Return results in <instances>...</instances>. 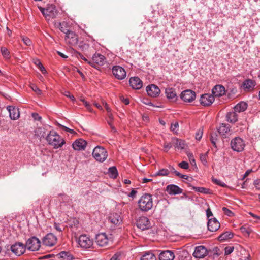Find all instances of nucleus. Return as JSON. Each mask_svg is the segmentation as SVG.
I'll return each instance as SVG.
<instances>
[{"mask_svg": "<svg viewBox=\"0 0 260 260\" xmlns=\"http://www.w3.org/2000/svg\"><path fill=\"white\" fill-rule=\"evenodd\" d=\"M138 208L142 212H148L153 206L152 196L149 193H144L138 201Z\"/></svg>", "mask_w": 260, "mask_h": 260, "instance_id": "nucleus-1", "label": "nucleus"}, {"mask_svg": "<svg viewBox=\"0 0 260 260\" xmlns=\"http://www.w3.org/2000/svg\"><path fill=\"white\" fill-rule=\"evenodd\" d=\"M46 139L48 144L57 149L61 147L66 143L65 140L55 131H52L47 135Z\"/></svg>", "mask_w": 260, "mask_h": 260, "instance_id": "nucleus-2", "label": "nucleus"}, {"mask_svg": "<svg viewBox=\"0 0 260 260\" xmlns=\"http://www.w3.org/2000/svg\"><path fill=\"white\" fill-rule=\"evenodd\" d=\"M79 246L83 249H88L92 247L93 241L91 237L86 234H83L77 238Z\"/></svg>", "mask_w": 260, "mask_h": 260, "instance_id": "nucleus-3", "label": "nucleus"}, {"mask_svg": "<svg viewBox=\"0 0 260 260\" xmlns=\"http://www.w3.org/2000/svg\"><path fill=\"white\" fill-rule=\"evenodd\" d=\"M92 156L96 161L104 162L107 158L108 154L104 147L98 146L93 149Z\"/></svg>", "mask_w": 260, "mask_h": 260, "instance_id": "nucleus-4", "label": "nucleus"}, {"mask_svg": "<svg viewBox=\"0 0 260 260\" xmlns=\"http://www.w3.org/2000/svg\"><path fill=\"white\" fill-rule=\"evenodd\" d=\"M25 246L28 250L35 251L39 249L41 246V242L36 237L32 236L29 238L26 242Z\"/></svg>", "mask_w": 260, "mask_h": 260, "instance_id": "nucleus-5", "label": "nucleus"}, {"mask_svg": "<svg viewBox=\"0 0 260 260\" xmlns=\"http://www.w3.org/2000/svg\"><path fill=\"white\" fill-rule=\"evenodd\" d=\"M40 10L48 20L50 18H55L57 15L56 8L52 5L48 6L46 8H40Z\"/></svg>", "mask_w": 260, "mask_h": 260, "instance_id": "nucleus-6", "label": "nucleus"}, {"mask_svg": "<svg viewBox=\"0 0 260 260\" xmlns=\"http://www.w3.org/2000/svg\"><path fill=\"white\" fill-rule=\"evenodd\" d=\"M232 149L235 151L241 152L245 147L243 140L240 137H236L231 141Z\"/></svg>", "mask_w": 260, "mask_h": 260, "instance_id": "nucleus-7", "label": "nucleus"}, {"mask_svg": "<svg viewBox=\"0 0 260 260\" xmlns=\"http://www.w3.org/2000/svg\"><path fill=\"white\" fill-rule=\"evenodd\" d=\"M26 249L25 244L21 242H17L11 246L12 252L16 255L20 256L23 254Z\"/></svg>", "mask_w": 260, "mask_h": 260, "instance_id": "nucleus-8", "label": "nucleus"}, {"mask_svg": "<svg viewBox=\"0 0 260 260\" xmlns=\"http://www.w3.org/2000/svg\"><path fill=\"white\" fill-rule=\"evenodd\" d=\"M57 237L53 234H47L42 239L43 244L48 247L54 246L57 242Z\"/></svg>", "mask_w": 260, "mask_h": 260, "instance_id": "nucleus-9", "label": "nucleus"}, {"mask_svg": "<svg viewBox=\"0 0 260 260\" xmlns=\"http://www.w3.org/2000/svg\"><path fill=\"white\" fill-rule=\"evenodd\" d=\"M112 73L118 80H122L126 77V73L124 69L120 66H115L112 68Z\"/></svg>", "mask_w": 260, "mask_h": 260, "instance_id": "nucleus-10", "label": "nucleus"}, {"mask_svg": "<svg viewBox=\"0 0 260 260\" xmlns=\"http://www.w3.org/2000/svg\"><path fill=\"white\" fill-rule=\"evenodd\" d=\"M95 242L99 246H105L108 245L109 237L105 233H100L96 235Z\"/></svg>", "mask_w": 260, "mask_h": 260, "instance_id": "nucleus-11", "label": "nucleus"}, {"mask_svg": "<svg viewBox=\"0 0 260 260\" xmlns=\"http://www.w3.org/2000/svg\"><path fill=\"white\" fill-rule=\"evenodd\" d=\"M196 93L191 90L187 89L182 91L180 98L185 102H191L196 98Z\"/></svg>", "mask_w": 260, "mask_h": 260, "instance_id": "nucleus-12", "label": "nucleus"}, {"mask_svg": "<svg viewBox=\"0 0 260 260\" xmlns=\"http://www.w3.org/2000/svg\"><path fill=\"white\" fill-rule=\"evenodd\" d=\"M95 67V69H97L98 66H102L105 64L106 62L105 57L100 53H95L92 57V60H91Z\"/></svg>", "mask_w": 260, "mask_h": 260, "instance_id": "nucleus-13", "label": "nucleus"}, {"mask_svg": "<svg viewBox=\"0 0 260 260\" xmlns=\"http://www.w3.org/2000/svg\"><path fill=\"white\" fill-rule=\"evenodd\" d=\"M256 82L254 80L251 79H247L243 81L241 88L245 92H251L255 88Z\"/></svg>", "mask_w": 260, "mask_h": 260, "instance_id": "nucleus-14", "label": "nucleus"}, {"mask_svg": "<svg viewBox=\"0 0 260 260\" xmlns=\"http://www.w3.org/2000/svg\"><path fill=\"white\" fill-rule=\"evenodd\" d=\"M208 251L204 246H199L195 248L193 253V256L196 258H202L206 256Z\"/></svg>", "mask_w": 260, "mask_h": 260, "instance_id": "nucleus-15", "label": "nucleus"}, {"mask_svg": "<svg viewBox=\"0 0 260 260\" xmlns=\"http://www.w3.org/2000/svg\"><path fill=\"white\" fill-rule=\"evenodd\" d=\"M136 224L138 228L144 230L150 227V221L147 217L142 216L137 220Z\"/></svg>", "mask_w": 260, "mask_h": 260, "instance_id": "nucleus-16", "label": "nucleus"}, {"mask_svg": "<svg viewBox=\"0 0 260 260\" xmlns=\"http://www.w3.org/2000/svg\"><path fill=\"white\" fill-rule=\"evenodd\" d=\"M146 90L148 95L151 97H157L160 93V90L158 87L154 84L147 86Z\"/></svg>", "mask_w": 260, "mask_h": 260, "instance_id": "nucleus-17", "label": "nucleus"}, {"mask_svg": "<svg viewBox=\"0 0 260 260\" xmlns=\"http://www.w3.org/2000/svg\"><path fill=\"white\" fill-rule=\"evenodd\" d=\"M87 145V142L83 139H77L72 144L73 149L77 151L85 150Z\"/></svg>", "mask_w": 260, "mask_h": 260, "instance_id": "nucleus-18", "label": "nucleus"}, {"mask_svg": "<svg viewBox=\"0 0 260 260\" xmlns=\"http://www.w3.org/2000/svg\"><path fill=\"white\" fill-rule=\"evenodd\" d=\"M130 86L135 89H140L143 86L142 81L138 77H133L129 80Z\"/></svg>", "mask_w": 260, "mask_h": 260, "instance_id": "nucleus-19", "label": "nucleus"}, {"mask_svg": "<svg viewBox=\"0 0 260 260\" xmlns=\"http://www.w3.org/2000/svg\"><path fill=\"white\" fill-rule=\"evenodd\" d=\"M166 191L170 195H176L182 192V189L176 185L170 184L166 187Z\"/></svg>", "mask_w": 260, "mask_h": 260, "instance_id": "nucleus-20", "label": "nucleus"}, {"mask_svg": "<svg viewBox=\"0 0 260 260\" xmlns=\"http://www.w3.org/2000/svg\"><path fill=\"white\" fill-rule=\"evenodd\" d=\"M7 109L9 113V116L12 120H16L20 116L19 109L12 106H9L7 107Z\"/></svg>", "mask_w": 260, "mask_h": 260, "instance_id": "nucleus-21", "label": "nucleus"}, {"mask_svg": "<svg viewBox=\"0 0 260 260\" xmlns=\"http://www.w3.org/2000/svg\"><path fill=\"white\" fill-rule=\"evenodd\" d=\"M225 93V88L220 85H217L212 88V96L219 97L223 95Z\"/></svg>", "mask_w": 260, "mask_h": 260, "instance_id": "nucleus-22", "label": "nucleus"}, {"mask_svg": "<svg viewBox=\"0 0 260 260\" xmlns=\"http://www.w3.org/2000/svg\"><path fill=\"white\" fill-rule=\"evenodd\" d=\"M172 142L175 148L178 150H183L185 149L186 145V143L184 140L179 139L176 137L172 139Z\"/></svg>", "mask_w": 260, "mask_h": 260, "instance_id": "nucleus-23", "label": "nucleus"}, {"mask_svg": "<svg viewBox=\"0 0 260 260\" xmlns=\"http://www.w3.org/2000/svg\"><path fill=\"white\" fill-rule=\"evenodd\" d=\"M174 258L173 252L170 250L162 251L159 255V260H173Z\"/></svg>", "mask_w": 260, "mask_h": 260, "instance_id": "nucleus-24", "label": "nucleus"}, {"mask_svg": "<svg viewBox=\"0 0 260 260\" xmlns=\"http://www.w3.org/2000/svg\"><path fill=\"white\" fill-rule=\"evenodd\" d=\"M109 221L114 225H118L122 221L120 215L117 213H111L109 216Z\"/></svg>", "mask_w": 260, "mask_h": 260, "instance_id": "nucleus-25", "label": "nucleus"}, {"mask_svg": "<svg viewBox=\"0 0 260 260\" xmlns=\"http://www.w3.org/2000/svg\"><path fill=\"white\" fill-rule=\"evenodd\" d=\"M238 116L234 110L228 112L226 115V121L231 123H234L238 121Z\"/></svg>", "mask_w": 260, "mask_h": 260, "instance_id": "nucleus-26", "label": "nucleus"}, {"mask_svg": "<svg viewBox=\"0 0 260 260\" xmlns=\"http://www.w3.org/2000/svg\"><path fill=\"white\" fill-rule=\"evenodd\" d=\"M211 95L204 94L201 95L200 101L202 105L204 106H209L211 104Z\"/></svg>", "mask_w": 260, "mask_h": 260, "instance_id": "nucleus-27", "label": "nucleus"}, {"mask_svg": "<svg viewBox=\"0 0 260 260\" xmlns=\"http://www.w3.org/2000/svg\"><path fill=\"white\" fill-rule=\"evenodd\" d=\"M218 131L220 134L226 136V135L231 134L230 127L225 123H222L218 128Z\"/></svg>", "mask_w": 260, "mask_h": 260, "instance_id": "nucleus-28", "label": "nucleus"}, {"mask_svg": "<svg viewBox=\"0 0 260 260\" xmlns=\"http://www.w3.org/2000/svg\"><path fill=\"white\" fill-rule=\"evenodd\" d=\"M70 39L69 41L70 43L75 44L78 41V38L76 34L70 30L66 34V39Z\"/></svg>", "mask_w": 260, "mask_h": 260, "instance_id": "nucleus-29", "label": "nucleus"}, {"mask_svg": "<svg viewBox=\"0 0 260 260\" xmlns=\"http://www.w3.org/2000/svg\"><path fill=\"white\" fill-rule=\"evenodd\" d=\"M57 256L59 258H62L64 260H72L74 259V256L69 251H61L57 255Z\"/></svg>", "mask_w": 260, "mask_h": 260, "instance_id": "nucleus-30", "label": "nucleus"}, {"mask_svg": "<svg viewBox=\"0 0 260 260\" xmlns=\"http://www.w3.org/2000/svg\"><path fill=\"white\" fill-rule=\"evenodd\" d=\"M247 108V104L244 102H241L237 104L234 108V110L237 112H242L244 111Z\"/></svg>", "mask_w": 260, "mask_h": 260, "instance_id": "nucleus-31", "label": "nucleus"}, {"mask_svg": "<svg viewBox=\"0 0 260 260\" xmlns=\"http://www.w3.org/2000/svg\"><path fill=\"white\" fill-rule=\"evenodd\" d=\"M165 93L167 99L175 100L176 98V93L175 89L172 88L166 89Z\"/></svg>", "mask_w": 260, "mask_h": 260, "instance_id": "nucleus-32", "label": "nucleus"}, {"mask_svg": "<svg viewBox=\"0 0 260 260\" xmlns=\"http://www.w3.org/2000/svg\"><path fill=\"white\" fill-rule=\"evenodd\" d=\"M222 254V250H220L217 247H214L212 249V260H220L221 257H219V256Z\"/></svg>", "mask_w": 260, "mask_h": 260, "instance_id": "nucleus-33", "label": "nucleus"}, {"mask_svg": "<svg viewBox=\"0 0 260 260\" xmlns=\"http://www.w3.org/2000/svg\"><path fill=\"white\" fill-rule=\"evenodd\" d=\"M233 233L230 231L225 232L221 234L218 237V240L220 241H223L229 239H231L233 237Z\"/></svg>", "mask_w": 260, "mask_h": 260, "instance_id": "nucleus-34", "label": "nucleus"}, {"mask_svg": "<svg viewBox=\"0 0 260 260\" xmlns=\"http://www.w3.org/2000/svg\"><path fill=\"white\" fill-rule=\"evenodd\" d=\"M35 135L40 139L46 136V132L44 127H38L35 131Z\"/></svg>", "mask_w": 260, "mask_h": 260, "instance_id": "nucleus-35", "label": "nucleus"}, {"mask_svg": "<svg viewBox=\"0 0 260 260\" xmlns=\"http://www.w3.org/2000/svg\"><path fill=\"white\" fill-rule=\"evenodd\" d=\"M156 257L152 252H146L141 257V260H156Z\"/></svg>", "mask_w": 260, "mask_h": 260, "instance_id": "nucleus-36", "label": "nucleus"}, {"mask_svg": "<svg viewBox=\"0 0 260 260\" xmlns=\"http://www.w3.org/2000/svg\"><path fill=\"white\" fill-rule=\"evenodd\" d=\"M108 172L110 177L112 178H116L118 175V172L115 167H110Z\"/></svg>", "mask_w": 260, "mask_h": 260, "instance_id": "nucleus-37", "label": "nucleus"}, {"mask_svg": "<svg viewBox=\"0 0 260 260\" xmlns=\"http://www.w3.org/2000/svg\"><path fill=\"white\" fill-rule=\"evenodd\" d=\"M209 150L205 152V153H202L200 155V159L203 164L206 166L208 165V154H209Z\"/></svg>", "mask_w": 260, "mask_h": 260, "instance_id": "nucleus-38", "label": "nucleus"}, {"mask_svg": "<svg viewBox=\"0 0 260 260\" xmlns=\"http://www.w3.org/2000/svg\"><path fill=\"white\" fill-rule=\"evenodd\" d=\"M220 227V222L215 217H212V232L217 231Z\"/></svg>", "mask_w": 260, "mask_h": 260, "instance_id": "nucleus-39", "label": "nucleus"}, {"mask_svg": "<svg viewBox=\"0 0 260 260\" xmlns=\"http://www.w3.org/2000/svg\"><path fill=\"white\" fill-rule=\"evenodd\" d=\"M56 26L60 30V31L64 34L68 32L69 29L67 28V25L64 23L58 22L56 24Z\"/></svg>", "mask_w": 260, "mask_h": 260, "instance_id": "nucleus-40", "label": "nucleus"}, {"mask_svg": "<svg viewBox=\"0 0 260 260\" xmlns=\"http://www.w3.org/2000/svg\"><path fill=\"white\" fill-rule=\"evenodd\" d=\"M169 174V171L167 169H162L159 170L158 172H157L154 176H168Z\"/></svg>", "mask_w": 260, "mask_h": 260, "instance_id": "nucleus-41", "label": "nucleus"}, {"mask_svg": "<svg viewBox=\"0 0 260 260\" xmlns=\"http://www.w3.org/2000/svg\"><path fill=\"white\" fill-rule=\"evenodd\" d=\"M1 53L3 56L6 59L10 58V53L8 49L6 47H2L1 49Z\"/></svg>", "mask_w": 260, "mask_h": 260, "instance_id": "nucleus-42", "label": "nucleus"}, {"mask_svg": "<svg viewBox=\"0 0 260 260\" xmlns=\"http://www.w3.org/2000/svg\"><path fill=\"white\" fill-rule=\"evenodd\" d=\"M57 125L59 127L61 128L62 129L64 132H69L72 135H75L77 134L76 132L74 129L69 128V127L65 126L59 123H58Z\"/></svg>", "mask_w": 260, "mask_h": 260, "instance_id": "nucleus-43", "label": "nucleus"}, {"mask_svg": "<svg viewBox=\"0 0 260 260\" xmlns=\"http://www.w3.org/2000/svg\"><path fill=\"white\" fill-rule=\"evenodd\" d=\"M192 189L197 192H199L200 193H209V189L204 188V187H194L193 186L192 187Z\"/></svg>", "mask_w": 260, "mask_h": 260, "instance_id": "nucleus-44", "label": "nucleus"}, {"mask_svg": "<svg viewBox=\"0 0 260 260\" xmlns=\"http://www.w3.org/2000/svg\"><path fill=\"white\" fill-rule=\"evenodd\" d=\"M206 215H207V217L208 218V221L207 223L208 229L209 231H211V229L210 228V224L211 222V219L209 218V217L211 216V211L209 208H208L207 209V210H206Z\"/></svg>", "mask_w": 260, "mask_h": 260, "instance_id": "nucleus-45", "label": "nucleus"}, {"mask_svg": "<svg viewBox=\"0 0 260 260\" xmlns=\"http://www.w3.org/2000/svg\"><path fill=\"white\" fill-rule=\"evenodd\" d=\"M212 182H213L215 184L220 186L223 187H226V185L224 182H222L220 180L217 179H212Z\"/></svg>", "mask_w": 260, "mask_h": 260, "instance_id": "nucleus-46", "label": "nucleus"}, {"mask_svg": "<svg viewBox=\"0 0 260 260\" xmlns=\"http://www.w3.org/2000/svg\"><path fill=\"white\" fill-rule=\"evenodd\" d=\"M22 40L26 46H30L32 44L31 40L27 37H22Z\"/></svg>", "mask_w": 260, "mask_h": 260, "instance_id": "nucleus-47", "label": "nucleus"}, {"mask_svg": "<svg viewBox=\"0 0 260 260\" xmlns=\"http://www.w3.org/2000/svg\"><path fill=\"white\" fill-rule=\"evenodd\" d=\"M222 210L224 213L229 217H232L234 215V213L226 207H223Z\"/></svg>", "mask_w": 260, "mask_h": 260, "instance_id": "nucleus-48", "label": "nucleus"}, {"mask_svg": "<svg viewBox=\"0 0 260 260\" xmlns=\"http://www.w3.org/2000/svg\"><path fill=\"white\" fill-rule=\"evenodd\" d=\"M179 127V124L178 122H175L174 123H172L171 125L170 129L174 133H177V129Z\"/></svg>", "mask_w": 260, "mask_h": 260, "instance_id": "nucleus-49", "label": "nucleus"}, {"mask_svg": "<svg viewBox=\"0 0 260 260\" xmlns=\"http://www.w3.org/2000/svg\"><path fill=\"white\" fill-rule=\"evenodd\" d=\"M178 166L182 169H187L189 168L188 163L185 161H183L178 164Z\"/></svg>", "mask_w": 260, "mask_h": 260, "instance_id": "nucleus-50", "label": "nucleus"}, {"mask_svg": "<svg viewBox=\"0 0 260 260\" xmlns=\"http://www.w3.org/2000/svg\"><path fill=\"white\" fill-rule=\"evenodd\" d=\"M233 246H228L224 248L225 255H228L230 254L234 250Z\"/></svg>", "mask_w": 260, "mask_h": 260, "instance_id": "nucleus-51", "label": "nucleus"}, {"mask_svg": "<svg viewBox=\"0 0 260 260\" xmlns=\"http://www.w3.org/2000/svg\"><path fill=\"white\" fill-rule=\"evenodd\" d=\"M172 146V145L171 143H165L163 145V151L166 152H168Z\"/></svg>", "mask_w": 260, "mask_h": 260, "instance_id": "nucleus-52", "label": "nucleus"}, {"mask_svg": "<svg viewBox=\"0 0 260 260\" xmlns=\"http://www.w3.org/2000/svg\"><path fill=\"white\" fill-rule=\"evenodd\" d=\"M63 94H64V96H67V97L71 99V100L72 101H73V102H75V101H76V99H75V98L74 97V95H71V94H70V92L69 91H66L64 92Z\"/></svg>", "mask_w": 260, "mask_h": 260, "instance_id": "nucleus-53", "label": "nucleus"}, {"mask_svg": "<svg viewBox=\"0 0 260 260\" xmlns=\"http://www.w3.org/2000/svg\"><path fill=\"white\" fill-rule=\"evenodd\" d=\"M80 58L83 60L84 61L86 62L88 64L92 66V67H95L94 66V63L91 60H88L87 58H86L83 55L79 54Z\"/></svg>", "mask_w": 260, "mask_h": 260, "instance_id": "nucleus-54", "label": "nucleus"}, {"mask_svg": "<svg viewBox=\"0 0 260 260\" xmlns=\"http://www.w3.org/2000/svg\"><path fill=\"white\" fill-rule=\"evenodd\" d=\"M31 89L38 95H41V93H42L41 90L39 88H38L36 85H33L31 86Z\"/></svg>", "mask_w": 260, "mask_h": 260, "instance_id": "nucleus-55", "label": "nucleus"}, {"mask_svg": "<svg viewBox=\"0 0 260 260\" xmlns=\"http://www.w3.org/2000/svg\"><path fill=\"white\" fill-rule=\"evenodd\" d=\"M253 185L256 189L260 190V179H257L253 182Z\"/></svg>", "mask_w": 260, "mask_h": 260, "instance_id": "nucleus-56", "label": "nucleus"}, {"mask_svg": "<svg viewBox=\"0 0 260 260\" xmlns=\"http://www.w3.org/2000/svg\"><path fill=\"white\" fill-rule=\"evenodd\" d=\"M202 135H203V132L200 131H198L196 134V136H195L196 139L198 141H200L202 137Z\"/></svg>", "mask_w": 260, "mask_h": 260, "instance_id": "nucleus-57", "label": "nucleus"}, {"mask_svg": "<svg viewBox=\"0 0 260 260\" xmlns=\"http://www.w3.org/2000/svg\"><path fill=\"white\" fill-rule=\"evenodd\" d=\"M54 228L56 230V231H57L59 233H61L62 230V228L61 227V226L59 224L55 223L54 224Z\"/></svg>", "mask_w": 260, "mask_h": 260, "instance_id": "nucleus-58", "label": "nucleus"}, {"mask_svg": "<svg viewBox=\"0 0 260 260\" xmlns=\"http://www.w3.org/2000/svg\"><path fill=\"white\" fill-rule=\"evenodd\" d=\"M32 117L35 120L40 121L42 119L41 117L37 113H33L32 114Z\"/></svg>", "mask_w": 260, "mask_h": 260, "instance_id": "nucleus-59", "label": "nucleus"}, {"mask_svg": "<svg viewBox=\"0 0 260 260\" xmlns=\"http://www.w3.org/2000/svg\"><path fill=\"white\" fill-rule=\"evenodd\" d=\"M84 105L86 107V108L88 110H89L91 112H93L91 106L88 102H85Z\"/></svg>", "mask_w": 260, "mask_h": 260, "instance_id": "nucleus-60", "label": "nucleus"}, {"mask_svg": "<svg viewBox=\"0 0 260 260\" xmlns=\"http://www.w3.org/2000/svg\"><path fill=\"white\" fill-rule=\"evenodd\" d=\"M176 176L181 178L184 179L186 180L188 179V176H187L186 175H183L179 172H177V173H176Z\"/></svg>", "mask_w": 260, "mask_h": 260, "instance_id": "nucleus-61", "label": "nucleus"}, {"mask_svg": "<svg viewBox=\"0 0 260 260\" xmlns=\"http://www.w3.org/2000/svg\"><path fill=\"white\" fill-rule=\"evenodd\" d=\"M137 192L136 190H135V189H133L128 196L129 197L134 198L136 197V194Z\"/></svg>", "mask_w": 260, "mask_h": 260, "instance_id": "nucleus-62", "label": "nucleus"}, {"mask_svg": "<svg viewBox=\"0 0 260 260\" xmlns=\"http://www.w3.org/2000/svg\"><path fill=\"white\" fill-rule=\"evenodd\" d=\"M39 68L43 74H46V71L42 64H40V67H39Z\"/></svg>", "mask_w": 260, "mask_h": 260, "instance_id": "nucleus-63", "label": "nucleus"}, {"mask_svg": "<svg viewBox=\"0 0 260 260\" xmlns=\"http://www.w3.org/2000/svg\"><path fill=\"white\" fill-rule=\"evenodd\" d=\"M119 255L115 254L110 259V260H119Z\"/></svg>", "mask_w": 260, "mask_h": 260, "instance_id": "nucleus-64", "label": "nucleus"}]
</instances>
